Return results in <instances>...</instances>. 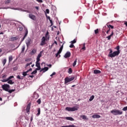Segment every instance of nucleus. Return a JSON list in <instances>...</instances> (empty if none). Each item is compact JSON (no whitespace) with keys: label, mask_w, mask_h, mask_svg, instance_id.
<instances>
[{"label":"nucleus","mask_w":127,"mask_h":127,"mask_svg":"<svg viewBox=\"0 0 127 127\" xmlns=\"http://www.w3.org/2000/svg\"><path fill=\"white\" fill-rule=\"evenodd\" d=\"M120 54V51H115L113 53V50H110V52L108 55L109 57H111L113 58V57H116V56H118Z\"/></svg>","instance_id":"obj_1"},{"label":"nucleus","mask_w":127,"mask_h":127,"mask_svg":"<svg viewBox=\"0 0 127 127\" xmlns=\"http://www.w3.org/2000/svg\"><path fill=\"white\" fill-rule=\"evenodd\" d=\"M111 114L114 115V116H119L121 115H123V111L119 110H117V109H114L113 110L111 111Z\"/></svg>","instance_id":"obj_2"},{"label":"nucleus","mask_w":127,"mask_h":127,"mask_svg":"<svg viewBox=\"0 0 127 127\" xmlns=\"http://www.w3.org/2000/svg\"><path fill=\"white\" fill-rule=\"evenodd\" d=\"M79 107L77 106H74L73 107H66L65 110L68 112H75V111H78Z\"/></svg>","instance_id":"obj_3"},{"label":"nucleus","mask_w":127,"mask_h":127,"mask_svg":"<svg viewBox=\"0 0 127 127\" xmlns=\"http://www.w3.org/2000/svg\"><path fill=\"white\" fill-rule=\"evenodd\" d=\"M74 79V76H72L71 77H65L64 79V84H67V83H69V82L73 81Z\"/></svg>","instance_id":"obj_4"},{"label":"nucleus","mask_w":127,"mask_h":127,"mask_svg":"<svg viewBox=\"0 0 127 127\" xmlns=\"http://www.w3.org/2000/svg\"><path fill=\"white\" fill-rule=\"evenodd\" d=\"M9 87V85L8 84H4L1 86V88L4 90V91H6V92H8Z\"/></svg>","instance_id":"obj_5"},{"label":"nucleus","mask_w":127,"mask_h":127,"mask_svg":"<svg viewBox=\"0 0 127 127\" xmlns=\"http://www.w3.org/2000/svg\"><path fill=\"white\" fill-rule=\"evenodd\" d=\"M64 44H63L62 45V46L61 47V48H60L59 51L58 52V53L56 54V57H58V55H59V54H60L61 53V52H62V50H63V47Z\"/></svg>","instance_id":"obj_6"},{"label":"nucleus","mask_w":127,"mask_h":127,"mask_svg":"<svg viewBox=\"0 0 127 127\" xmlns=\"http://www.w3.org/2000/svg\"><path fill=\"white\" fill-rule=\"evenodd\" d=\"M45 41H46V39L45 38V37H43L41 39V42L40 44L41 46H43V45H45Z\"/></svg>","instance_id":"obj_7"},{"label":"nucleus","mask_w":127,"mask_h":127,"mask_svg":"<svg viewBox=\"0 0 127 127\" xmlns=\"http://www.w3.org/2000/svg\"><path fill=\"white\" fill-rule=\"evenodd\" d=\"M29 17L31 18V19H32L33 20H36V17L35 16V15L32 14H29Z\"/></svg>","instance_id":"obj_8"},{"label":"nucleus","mask_w":127,"mask_h":127,"mask_svg":"<svg viewBox=\"0 0 127 127\" xmlns=\"http://www.w3.org/2000/svg\"><path fill=\"white\" fill-rule=\"evenodd\" d=\"M27 34H28V30H27V29H26L25 35L23 37V38L22 39V40H21V42H22V41H23L24 40V39H25V37H26V36H27Z\"/></svg>","instance_id":"obj_9"},{"label":"nucleus","mask_w":127,"mask_h":127,"mask_svg":"<svg viewBox=\"0 0 127 127\" xmlns=\"http://www.w3.org/2000/svg\"><path fill=\"white\" fill-rule=\"evenodd\" d=\"M11 9H13L14 10H19V11H25V10L22 9L21 8H10Z\"/></svg>","instance_id":"obj_10"},{"label":"nucleus","mask_w":127,"mask_h":127,"mask_svg":"<svg viewBox=\"0 0 127 127\" xmlns=\"http://www.w3.org/2000/svg\"><path fill=\"white\" fill-rule=\"evenodd\" d=\"M42 56V52H40V53L38 55L36 60L38 61H40V57Z\"/></svg>","instance_id":"obj_11"},{"label":"nucleus","mask_w":127,"mask_h":127,"mask_svg":"<svg viewBox=\"0 0 127 127\" xmlns=\"http://www.w3.org/2000/svg\"><path fill=\"white\" fill-rule=\"evenodd\" d=\"M49 69V68H48V67H45L44 68H41L40 72H42L43 73H45V72H46V71H48V69Z\"/></svg>","instance_id":"obj_12"},{"label":"nucleus","mask_w":127,"mask_h":127,"mask_svg":"<svg viewBox=\"0 0 127 127\" xmlns=\"http://www.w3.org/2000/svg\"><path fill=\"white\" fill-rule=\"evenodd\" d=\"M71 56V53L67 52L64 56V58H69Z\"/></svg>","instance_id":"obj_13"},{"label":"nucleus","mask_w":127,"mask_h":127,"mask_svg":"<svg viewBox=\"0 0 127 127\" xmlns=\"http://www.w3.org/2000/svg\"><path fill=\"white\" fill-rule=\"evenodd\" d=\"M26 111V113H29L30 111V103L27 105Z\"/></svg>","instance_id":"obj_14"},{"label":"nucleus","mask_w":127,"mask_h":127,"mask_svg":"<svg viewBox=\"0 0 127 127\" xmlns=\"http://www.w3.org/2000/svg\"><path fill=\"white\" fill-rule=\"evenodd\" d=\"M92 118L93 119H100V118H101V116L97 114H95L92 116Z\"/></svg>","instance_id":"obj_15"},{"label":"nucleus","mask_w":127,"mask_h":127,"mask_svg":"<svg viewBox=\"0 0 127 127\" xmlns=\"http://www.w3.org/2000/svg\"><path fill=\"white\" fill-rule=\"evenodd\" d=\"M46 16L47 17L48 19L50 20V23H51V26H52L53 25V22H52V20H51L50 16H48L47 14H46Z\"/></svg>","instance_id":"obj_16"},{"label":"nucleus","mask_w":127,"mask_h":127,"mask_svg":"<svg viewBox=\"0 0 127 127\" xmlns=\"http://www.w3.org/2000/svg\"><path fill=\"white\" fill-rule=\"evenodd\" d=\"M80 118L81 119H82L83 120H86V121H88V117H87V116H86L85 115L80 116Z\"/></svg>","instance_id":"obj_17"},{"label":"nucleus","mask_w":127,"mask_h":127,"mask_svg":"<svg viewBox=\"0 0 127 127\" xmlns=\"http://www.w3.org/2000/svg\"><path fill=\"white\" fill-rule=\"evenodd\" d=\"M113 35H114V31H112L111 33V34L108 36H107L106 37V38H108V40H111V38L112 37V36H113Z\"/></svg>","instance_id":"obj_18"},{"label":"nucleus","mask_w":127,"mask_h":127,"mask_svg":"<svg viewBox=\"0 0 127 127\" xmlns=\"http://www.w3.org/2000/svg\"><path fill=\"white\" fill-rule=\"evenodd\" d=\"M101 73V71L99 70L98 69H95L94 70V74H100Z\"/></svg>","instance_id":"obj_19"},{"label":"nucleus","mask_w":127,"mask_h":127,"mask_svg":"<svg viewBox=\"0 0 127 127\" xmlns=\"http://www.w3.org/2000/svg\"><path fill=\"white\" fill-rule=\"evenodd\" d=\"M11 2V0H5L4 1L5 4H8L9 3H10Z\"/></svg>","instance_id":"obj_20"},{"label":"nucleus","mask_w":127,"mask_h":127,"mask_svg":"<svg viewBox=\"0 0 127 127\" xmlns=\"http://www.w3.org/2000/svg\"><path fill=\"white\" fill-rule=\"evenodd\" d=\"M65 119L67 121H74V119H73V118H72V117H65Z\"/></svg>","instance_id":"obj_21"},{"label":"nucleus","mask_w":127,"mask_h":127,"mask_svg":"<svg viewBox=\"0 0 127 127\" xmlns=\"http://www.w3.org/2000/svg\"><path fill=\"white\" fill-rule=\"evenodd\" d=\"M36 67H40V63H39V61H36Z\"/></svg>","instance_id":"obj_22"},{"label":"nucleus","mask_w":127,"mask_h":127,"mask_svg":"<svg viewBox=\"0 0 127 127\" xmlns=\"http://www.w3.org/2000/svg\"><path fill=\"white\" fill-rule=\"evenodd\" d=\"M94 98H95V96L92 95V96L90 97L89 101L90 102H92V101H93V100H94Z\"/></svg>","instance_id":"obj_23"},{"label":"nucleus","mask_w":127,"mask_h":127,"mask_svg":"<svg viewBox=\"0 0 127 127\" xmlns=\"http://www.w3.org/2000/svg\"><path fill=\"white\" fill-rule=\"evenodd\" d=\"M35 53H36V50L35 49H33L31 52V55H33L34 54H35Z\"/></svg>","instance_id":"obj_24"},{"label":"nucleus","mask_w":127,"mask_h":127,"mask_svg":"<svg viewBox=\"0 0 127 127\" xmlns=\"http://www.w3.org/2000/svg\"><path fill=\"white\" fill-rule=\"evenodd\" d=\"M8 58L9 62H11L12 61V59H13V58H12V56H10Z\"/></svg>","instance_id":"obj_25"},{"label":"nucleus","mask_w":127,"mask_h":127,"mask_svg":"<svg viewBox=\"0 0 127 127\" xmlns=\"http://www.w3.org/2000/svg\"><path fill=\"white\" fill-rule=\"evenodd\" d=\"M7 83H8V84H10V85H12V84L14 83V82H12V80H8Z\"/></svg>","instance_id":"obj_26"},{"label":"nucleus","mask_w":127,"mask_h":127,"mask_svg":"<svg viewBox=\"0 0 127 127\" xmlns=\"http://www.w3.org/2000/svg\"><path fill=\"white\" fill-rule=\"evenodd\" d=\"M76 63H77V59H76L75 60V61H74V62H73V64H72V66H73V67H75V66H76Z\"/></svg>","instance_id":"obj_27"},{"label":"nucleus","mask_w":127,"mask_h":127,"mask_svg":"<svg viewBox=\"0 0 127 127\" xmlns=\"http://www.w3.org/2000/svg\"><path fill=\"white\" fill-rule=\"evenodd\" d=\"M40 115V108H38V113L37 114V116H38Z\"/></svg>","instance_id":"obj_28"},{"label":"nucleus","mask_w":127,"mask_h":127,"mask_svg":"<svg viewBox=\"0 0 127 127\" xmlns=\"http://www.w3.org/2000/svg\"><path fill=\"white\" fill-rule=\"evenodd\" d=\"M37 103H38V104L39 105H40L41 104V99H39L38 100H37Z\"/></svg>","instance_id":"obj_29"},{"label":"nucleus","mask_w":127,"mask_h":127,"mask_svg":"<svg viewBox=\"0 0 127 127\" xmlns=\"http://www.w3.org/2000/svg\"><path fill=\"white\" fill-rule=\"evenodd\" d=\"M24 50H25V46H23L22 47V51H21V52H22V53L24 52Z\"/></svg>","instance_id":"obj_30"},{"label":"nucleus","mask_w":127,"mask_h":127,"mask_svg":"<svg viewBox=\"0 0 127 127\" xmlns=\"http://www.w3.org/2000/svg\"><path fill=\"white\" fill-rule=\"evenodd\" d=\"M27 73H28V71H26L23 72V75L24 76H26V75H27Z\"/></svg>","instance_id":"obj_31"},{"label":"nucleus","mask_w":127,"mask_h":127,"mask_svg":"<svg viewBox=\"0 0 127 127\" xmlns=\"http://www.w3.org/2000/svg\"><path fill=\"white\" fill-rule=\"evenodd\" d=\"M85 45L86 44L85 43L83 44V47L81 49L82 50H86V47L85 46Z\"/></svg>","instance_id":"obj_32"},{"label":"nucleus","mask_w":127,"mask_h":127,"mask_svg":"<svg viewBox=\"0 0 127 127\" xmlns=\"http://www.w3.org/2000/svg\"><path fill=\"white\" fill-rule=\"evenodd\" d=\"M2 62L3 66H4V65H5V63H6V59H4Z\"/></svg>","instance_id":"obj_33"},{"label":"nucleus","mask_w":127,"mask_h":127,"mask_svg":"<svg viewBox=\"0 0 127 127\" xmlns=\"http://www.w3.org/2000/svg\"><path fill=\"white\" fill-rule=\"evenodd\" d=\"M68 74H71V73H72V68H69L68 69Z\"/></svg>","instance_id":"obj_34"},{"label":"nucleus","mask_w":127,"mask_h":127,"mask_svg":"<svg viewBox=\"0 0 127 127\" xmlns=\"http://www.w3.org/2000/svg\"><path fill=\"white\" fill-rule=\"evenodd\" d=\"M19 31H22V30H23V26H20L19 27Z\"/></svg>","instance_id":"obj_35"},{"label":"nucleus","mask_w":127,"mask_h":127,"mask_svg":"<svg viewBox=\"0 0 127 127\" xmlns=\"http://www.w3.org/2000/svg\"><path fill=\"white\" fill-rule=\"evenodd\" d=\"M0 9H7V8H10V9H11V8H12V7H3V8H0Z\"/></svg>","instance_id":"obj_36"},{"label":"nucleus","mask_w":127,"mask_h":127,"mask_svg":"<svg viewBox=\"0 0 127 127\" xmlns=\"http://www.w3.org/2000/svg\"><path fill=\"white\" fill-rule=\"evenodd\" d=\"M12 78H14V76L12 75V76H9L7 79L8 81V80H10V79H12Z\"/></svg>","instance_id":"obj_37"},{"label":"nucleus","mask_w":127,"mask_h":127,"mask_svg":"<svg viewBox=\"0 0 127 127\" xmlns=\"http://www.w3.org/2000/svg\"><path fill=\"white\" fill-rule=\"evenodd\" d=\"M108 27L110 29V28L113 29L114 28V26H113L112 25H107Z\"/></svg>","instance_id":"obj_38"},{"label":"nucleus","mask_w":127,"mask_h":127,"mask_svg":"<svg viewBox=\"0 0 127 127\" xmlns=\"http://www.w3.org/2000/svg\"><path fill=\"white\" fill-rule=\"evenodd\" d=\"M94 32L95 34H98V33H99V29H97L96 30H95Z\"/></svg>","instance_id":"obj_39"},{"label":"nucleus","mask_w":127,"mask_h":127,"mask_svg":"<svg viewBox=\"0 0 127 127\" xmlns=\"http://www.w3.org/2000/svg\"><path fill=\"white\" fill-rule=\"evenodd\" d=\"M36 73H37V70H36V69L33 71V72H31L32 75L33 74H36Z\"/></svg>","instance_id":"obj_40"},{"label":"nucleus","mask_w":127,"mask_h":127,"mask_svg":"<svg viewBox=\"0 0 127 127\" xmlns=\"http://www.w3.org/2000/svg\"><path fill=\"white\" fill-rule=\"evenodd\" d=\"M45 12L46 14V13L49 14V12H50L49 10L48 9H46V11Z\"/></svg>","instance_id":"obj_41"},{"label":"nucleus","mask_w":127,"mask_h":127,"mask_svg":"<svg viewBox=\"0 0 127 127\" xmlns=\"http://www.w3.org/2000/svg\"><path fill=\"white\" fill-rule=\"evenodd\" d=\"M122 110H123V111H127V106L123 108Z\"/></svg>","instance_id":"obj_42"},{"label":"nucleus","mask_w":127,"mask_h":127,"mask_svg":"<svg viewBox=\"0 0 127 127\" xmlns=\"http://www.w3.org/2000/svg\"><path fill=\"white\" fill-rule=\"evenodd\" d=\"M71 44H74V43H76V40L74 39L71 42Z\"/></svg>","instance_id":"obj_43"},{"label":"nucleus","mask_w":127,"mask_h":127,"mask_svg":"<svg viewBox=\"0 0 127 127\" xmlns=\"http://www.w3.org/2000/svg\"><path fill=\"white\" fill-rule=\"evenodd\" d=\"M37 67L38 68H36L35 69L37 71H39V70H40L41 69V67L40 66H38Z\"/></svg>","instance_id":"obj_44"},{"label":"nucleus","mask_w":127,"mask_h":127,"mask_svg":"<svg viewBox=\"0 0 127 127\" xmlns=\"http://www.w3.org/2000/svg\"><path fill=\"white\" fill-rule=\"evenodd\" d=\"M11 40H12L13 41H14V40H16V37H12Z\"/></svg>","instance_id":"obj_45"},{"label":"nucleus","mask_w":127,"mask_h":127,"mask_svg":"<svg viewBox=\"0 0 127 127\" xmlns=\"http://www.w3.org/2000/svg\"><path fill=\"white\" fill-rule=\"evenodd\" d=\"M31 64H32V62H31L29 64H27L26 65V67H27V66H29V65H31Z\"/></svg>","instance_id":"obj_46"},{"label":"nucleus","mask_w":127,"mask_h":127,"mask_svg":"<svg viewBox=\"0 0 127 127\" xmlns=\"http://www.w3.org/2000/svg\"><path fill=\"white\" fill-rule=\"evenodd\" d=\"M14 91H15L14 89H12V90H8V92H9V93H12V92H14Z\"/></svg>","instance_id":"obj_47"},{"label":"nucleus","mask_w":127,"mask_h":127,"mask_svg":"<svg viewBox=\"0 0 127 127\" xmlns=\"http://www.w3.org/2000/svg\"><path fill=\"white\" fill-rule=\"evenodd\" d=\"M55 74H56V72H53V73L52 74L50 75V76L52 77L53 76H54V75H55Z\"/></svg>","instance_id":"obj_48"},{"label":"nucleus","mask_w":127,"mask_h":127,"mask_svg":"<svg viewBox=\"0 0 127 127\" xmlns=\"http://www.w3.org/2000/svg\"><path fill=\"white\" fill-rule=\"evenodd\" d=\"M70 48H73V47H74V45H73V44H71L70 46H69Z\"/></svg>","instance_id":"obj_49"},{"label":"nucleus","mask_w":127,"mask_h":127,"mask_svg":"<svg viewBox=\"0 0 127 127\" xmlns=\"http://www.w3.org/2000/svg\"><path fill=\"white\" fill-rule=\"evenodd\" d=\"M67 127H76L74 125H69L67 126Z\"/></svg>","instance_id":"obj_50"},{"label":"nucleus","mask_w":127,"mask_h":127,"mask_svg":"<svg viewBox=\"0 0 127 127\" xmlns=\"http://www.w3.org/2000/svg\"><path fill=\"white\" fill-rule=\"evenodd\" d=\"M37 1L38 2H43V1L42 0H37Z\"/></svg>","instance_id":"obj_51"},{"label":"nucleus","mask_w":127,"mask_h":127,"mask_svg":"<svg viewBox=\"0 0 127 127\" xmlns=\"http://www.w3.org/2000/svg\"><path fill=\"white\" fill-rule=\"evenodd\" d=\"M7 81H8V80H7V79H3V80H2V82H7Z\"/></svg>","instance_id":"obj_52"},{"label":"nucleus","mask_w":127,"mask_h":127,"mask_svg":"<svg viewBox=\"0 0 127 127\" xmlns=\"http://www.w3.org/2000/svg\"><path fill=\"white\" fill-rule=\"evenodd\" d=\"M47 66H48V67H50V68H51V67L52 66V65L51 64H47Z\"/></svg>","instance_id":"obj_53"},{"label":"nucleus","mask_w":127,"mask_h":127,"mask_svg":"<svg viewBox=\"0 0 127 127\" xmlns=\"http://www.w3.org/2000/svg\"><path fill=\"white\" fill-rule=\"evenodd\" d=\"M110 30H111V29H109L107 31L106 33L107 34H109V32H110Z\"/></svg>","instance_id":"obj_54"},{"label":"nucleus","mask_w":127,"mask_h":127,"mask_svg":"<svg viewBox=\"0 0 127 127\" xmlns=\"http://www.w3.org/2000/svg\"><path fill=\"white\" fill-rule=\"evenodd\" d=\"M17 78L18 79H22V78H20V76H19V75H17Z\"/></svg>","instance_id":"obj_55"},{"label":"nucleus","mask_w":127,"mask_h":127,"mask_svg":"<svg viewBox=\"0 0 127 127\" xmlns=\"http://www.w3.org/2000/svg\"><path fill=\"white\" fill-rule=\"evenodd\" d=\"M26 45L27 47L29 46V42L28 43H26Z\"/></svg>","instance_id":"obj_56"},{"label":"nucleus","mask_w":127,"mask_h":127,"mask_svg":"<svg viewBox=\"0 0 127 127\" xmlns=\"http://www.w3.org/2000/svg\"><path fill=\"white\" fill-rule=\"evenodd\" d=\"M117 51H120V47H117Z\"/></svg>","instance_id":"obj_57"},{"label":"nucleus","mask_w":127,"mask_h":127,"mask_svg":"<svg viewBox=\"0 0 127 127\" xmlns=\"http://www.w3.org/2000/svg\"><path fill=\"white\" fill-rule=\"evenodd\" d=\"M2 78H6V75H3Z\"/></svg>","instance_id":"obj_58"},{"label":"nucleus","mask_w":127,"mask_h":127,"mask_svg":"<svg viewBox=\"0 0 127 127\" xmlns=\"http://www.w3.org/2000/svg\"><path fill=\"white\" fill-rule=\"evenodd\" d=\"M29 77H30V78H33V77H34V75H29Z\"/></svg>","instance_id":"obj_59"},{"label":"nucleus","mask_w":127,"mask_h":127,"mask_svg":"<svg viewBox=\"0 0 127 127\" xmlns=\"http://www.w3.org/2000/svg\"><path fill=\"white\" fill-rule=\"evenodd\" d=\"M35 8H36V9H37V10H38V9H39V8L38 7V6H36Z\"/></svg>","instance_id":"obj_60"},{"label":"nucleus","mask_w":127,"mask_h":127,"mask_svg":"<svg viewBox=\"0 0 127 127\" xmlns=\"http://www.w3.org/2000/svg\"><path fill=\"white\" fill-rule=\"evenodd\" d=\"M27 71H28V72H29L30 71H32V68H30L29 70H28Z\"/></svg>","instance_id":"obj_61"},{"label":"nucleus","mask_w":127,"mask_h":127,"mask_svg":"<svg viewBox=\"0 0 127 127\" xmlns=\"http://www.w3.org/2000/svg\"><path fill=\"white\" fill-rule=\"evenodd\" d=\"M124 24H125V25H126V26H127V22H125L124 23Z\"/></svg>","instance_id":"obj_62"},{"label":"nucleus","mask_w":127,"mask_h":127,"mask_svg":"<svg viewBox=\"0 0 127 127\" xmlns=\"http://www.w3.org/2000/svg\"><path fill=\"white\" fill-rule=\"evenodd\" d=\"M31 61V59H28V60H26V61H27V62L28 61Z\"/></svg>","instance_id":"obj_63"},{"label":"nucleus","mask_w":127,"mask_h":127,"mask_svg":"<svg viewBox=\"0 0 127 127\" xmlns=\"http://www.w3.org/2000/svg\"><path fill=\"white\" fill-rule=\"evenodd\" d=\"M62 127H68V126H62Z\"/></svg>","instance_id":"obj_64"}]
</instances>
